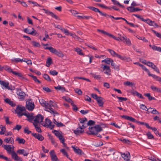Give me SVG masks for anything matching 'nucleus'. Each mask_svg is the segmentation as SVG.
<instances>
[{"label": "nucleus", "mask_w": 161, "mask_h": 161, "mask_svg": "<svg viewBox=\"0 0 161 161\" xmlns=\"http://www.w3.org/2000/svg\"><path fill=\"white\" fill-rule=\"evenodd\" d=\"M103 130V129L99 125H97L95 126L89 128V131L86 133L88 135H95Z\"/></svg>", "instance_id": "1"}, {"label": "nucleus", "mask_w": 161, "mask_h": 161, "mask_svg": "<svg viewBox=\"0 0 161 161\" xmlns=\"http://www.w3.org/2000/svg\"><path fill=\"white\" fill-rule=\"evenodd\" d=\"M15 112V113L17 114L18 116L19 117H20L22 115H24V114L27 112V111L24 106L18 105L17 106Z\"/></svg>", "instance_id": "2"}, {"label": "nucleus", "mask_w": 161, "mask_h": 161, "mask_svg": "<svg viewBox=\"0 0 161 161\" xmlns=\"http://www.w3.org/2000/svg\"><path fill=\"white\" fill-rule=\"evenodd\" d=\"M45 49H48L53 53L54 54L60 57H63L64 56L62 52L59 51H58L56 49L51 47H47L44 48Z\"/></svg>", "instance_id": "3"}, {"label": "nucleus", "mask_w": 161, "mask_h": 161, "mask_svg": "<svg viewBox=\"0 0 161 161\" xmlns=\"http://www.w3.org/2000/svg\"><path fill=\"white\" fill-rule=\"evenodd\" d=\"M120 117L122 118L126 119L128 120H130L132 122L136 123L137 124L141 125H145V123L142 122H140L137 120L135 119L130 116H129L125 115H121Z\"/></svg>", "instance_id": "4"}, {"label": "nucleus", "mask_w": 161, "mask_h": 161, "mask_svg": "<svg viewBox=\"0 0 161 161\" xmlns=\"http://www.w3.org/2000/svg\"><path fill=\"white\" fill-rule=\"evenodd\" d=\"M50 106L49 108H48L49 110H46V111L49 112L51 113H52L53 114H58V113L56 111H55L52 108V107H56L57 106V105L56 103H53L52 101L50 100L49 103H47Z\"/></svg>", "instance_id": "5"}, {"label": "nucleus", "mask_w": 161, "mask_h": 161, "mask_svg": "<svg viewBox=\"0 0 161 161\" xmlns=\"http://www.w3.org/2000/svg\"><path fill=\"white\" fill-rule=\"evenodd\" d=\"M97 31L98 32H100L103 34L107 35L108 36L110 37H112L115 40H117V41H120V37H116L114 36L113 35L110 34L108 32H106V31H103V30H101L99 29H98L97 30Z\"/></svg>", "instance_id": "6"}, {"label": "nucleus", "mask_w": 161, "mask_h": 161, "mask_svg": "<svg viewBox=\"0 0 161 161\" xmlns=\"http://www.w3.org/2000/svg\"><path fill=\"white\" fill-rule=\"evenodd\" d=\"M44 119V117L40 114H38L35 117L34 120V122L33 123L38 124L39 123H42Z\"/></svg>", "instance_id": "7"}, {"label": "nucleus", "mask_w": 161, "mask_h": 161, "mask_svg": "<svg viewBox=\"0 0 161 161\" xmlns=\"http://www.w3.org/2000/svg\"><path fill=\"white\" fill-rule=\"evenodd\" d=\"M88 8L90 9L91 10L93 11H94L96 12H98L102 16H104L106 17H108V16H109L110 15H108L106 13H103L100 11L99 10L96 8H95L94 7H91V6H89L87 7Z\"/></svg>", "instance_id": "8"}, {"label": "nucleus", "mask_w": 161, "mask_h": 161, "mask_svg": "<svg viewBox=\"0 0 161 161\" xmlns=\"http://www.w3.org/2000/svg\"><path fill=\"white\" fill-rule=\"evenodd\" d=\"M35 105L33 102L31 100H30L26 103V108L29 111H32L34 108Z\"/></svg>", "instance_id": "9"}, {"label": "nucleus", "mask_w": 161, "mask_h": 161, "mask_svg": "<svg viewBox=\"0 0 161 161\" xmlns=\"http://www.w3.org/2000/svg\"><path fill=\"white\" fill-rule=\"evenodd\" d=\"M78 125L79 127H78L76 130H73L74 133L76 135H79L84 132V128H83L82 125H80L79 124Z\"/></svg>", "instance_id": "10"}, {"label": "nucleus", "mask_w": 161, "mask_h": 161, "mask_svg": "<svg viewBox=\"0 0 161 161\" xmlns=\"http://www.w3.org/2000/svg\"><path fill=\"white\" fill-rule=\"evenodd\" d=\"M71 147L73 149L74 152L75 153L79 155H82L84 154V152L81 149H79L78 147L75 146H72Z\"/></svg>", "instance_id": "11"}, {"label": "nucleus", "mask_w": 161, "mask_h": 161, "mask_svg": "<svg viewBox=\"0 0 161 161\" xmlns=\"http://www.w3.org/2000/svg\"><path fill=\"white\" fill-rule=\"evenodd\" d=\"M142 21L146 22L151 26H153L156 27H158L159 26L154 21H153L148 19H143Z\"/></svg>", "instance_id": "12"}, {"label": "nucleus", "mask_w": 161, "mask_h": 161, "mask_svg": "<svg viewBox=\"0 0 161 161\" xmlns=\"http://www.w3.org/2000/svg\"><path fill=\"white\" fill-rule=\"evenodd\" d=\"M24 115L27 118V120L30 122H32V120H34L35 117L33 113L30 114L28 112H26L24 114Z\"/></svg>", "instance_id": "13"}, {"label": "nucleus", "mask_w": 161, "mask_h": 161, "mask_svg": "<svg viewBox=\"0 0 161 161\" xmlns=\"http://www.w3.org/2000/svg\"><path fill=\"white\" fill-rule=\"evenodd\" d=\"M42 10L44 11L45 13L47 14L48 15L51 16L52 17L55 18L56 19H59L58 17L55 14H54L53 13L51 12L48 10H47L45 8H43Z\"/></svg>", "instance_id": "14"}, {"label": "nucleus", "mask_w": 161, "mask_h": 161, "mask_svg": "<svg viewBox=\"0 0 161 161\" xmlns=\"http://www.w3.org/2000/svg\"><path fill=\"white\" fill-rule=\"evenodd\" d=\"M12 158L15 161H22L21 158L18 156L16 153L14 151H13L12 153Z\"/></svg>", "instance_id": "15"}, {"label": "nucleus", "mask_w": 161, "mask_h": 161, "mask_svg": "<svg viewBox=\"0 0 161 161\" xmlns=\"http://www.w3.org/2000/svg\"><path fill=\"white\" fill-rule=\"evenodd\" d=\"M147 65L149 67H151L157 73H159V71L158 69L156 66L153 63L150 62H148L147 63Z\"/></svg>", "instance_id": "16"}, {"label": "nucleus", "mask_w": 161, "mask_h": 161, "mask_svg": "<svg viewBox=\"0 0 161 161\" xmlns=\"http://www.w3.org/2000/svg\"><path fill=\"white\" fill-rule=\"evenodd\" d=\"M102 67L104 73L108 75H110V69L109 66L107 65H104Z\"/></svg>", "instance_id": "17"}, {"label": "nucleus", "mask_w": 161, "mask_h": 161, "mask_svg": "<svg viewBox=\"0 0 161 161\" xmlns=\"http://www.w3.org/2000/svg\"><path fill=\"white\" fill-rule=\"evenodd\" d=\"M50 155L52 161H57L58 160L54 150H52L50 152Z\"/></svg>", "instance_id": "18"}, {"label": "nucleus", "mask_w": 161, "mask_h": 161, "mask_svg": "<svg viewBox=\"0 0 161 161\" xmlns=\"http://www.w3.org/2000/svg\"><path fill=\"white\" fill-rule=\"evenodd\" d=\"M32 31L31 32H29V29L26 28L24 29V32L29 34L32 35L33 36H36L38 34V33L36 31V30L33 28H32Z\"/></svg>", "instance_id": "19"}, {"label": "nucleus", "mask_w": 161, "mask_h": 161, "mask_svg": "<svg viewBox=\"0 0 161 161\" xmlns=\"http://www.w3.org/2000/svg\"><path fill=\"white\" fill-rule=\"evenodd\" d=\"M17 153L23 155L24 156H27L29 154V153L24 149H19L17 151Z\"/></svg>", "instance_id": "20"}, {"label": "nucleus", "mask_w": 161, "mask_h": 161, "mask_svg": "<svg viewBox=\"0 0 161 161\" xmlns=\"http://www.w3.org/2000/svg\"><path fill=\"white\" fill-rule=\"evenodd\" d=\"M2 146L4 148L7 150L9 154H12L13 151L11 150V146L10 145H3Z\"/></svg>", "instance_id": "21"}, {"label": "nucleus", "mask_w": 161, "mask_h": 161, "mask_svg": "<svg viewBox=\"0 0 161 161\" xmlns=\"http://www.w3.org/2000/svg\"><path fill=\"white\" fill-rule=\"evenodd\" d=\"M103 98L101 97H99L96 100L99 107H103L104 103L103 102Z\"/></svg>", "instance_id": "22"}, {"label": "nucleus", "mask_w": 161, "mask_h": 161, "mask_svg": "<svg viewBox=\"0 0 161 161\" xmlns=\"http://www.w3.org/2000/svg\"><path fill=\"white\" fill-rule=\"evenodd\" d=\"M18 92H19L17 93V95L19 96V98L24 99L25 95V93L22 91L20 89H18Z\"/></svg>", "instance_id": "23"}, {"label": "nucleus", "mask_w": 161, "mask_h": 161, "mask_svg": "<svg viewBox=\"0 0 161 161\" xmlns=\"http://www.w3.org/2000/svg\"><path fill=\"white\" fill-rule=\"evenodd\" d=\"M95 124V122L92 120H89L86 124H82V126L83 128H86L88 125H93Z\"/></svg>", "instance_id": "24"}, {"label": "nucleus", "mask_w": 161, "mask_h": 161, "mask_svg": "<svg viewBox=\"0 0 161 161\" xmlns=\"http://www.w3.org/2000/svg\"><path fill=\"white\" fill-rule=\"evenodd\" d=\"M52 123L51 121L47 118L45 120V122L44 123L43 121L42 123H41V125L44 127L47 126L50 124Z\"/></svg>", "instance_id": "25"}, {"label": "nucleus", "mask_w": 161, "mask_h": 161, "mask_svg": "<svg viewBox=\"0 0 161 161\" xmlns=\"http://www.w3.org/2000/svg\"><path fill=\"white\" fill-rule=\"evenodd\" d=\"M53 132L54 133L56 136L58 137L60 140L63 139L64 138L63 136L61 135L60 133L58 131L56 130H54L53 131Z\"/></svg>", "instance_id": "26"}, {"label": "nucleus", "mask_w": 161, "mask_h": 161, "mask_svg": "<svg viewBox=\"0 0 161 161\" xmlns=\"http://www.w3.org/2000/svg\"><path fill=\"white\" fill-rule=\"evenodd\" d=\"M4 141L6 143H11L12 144H14V139L12 137L5 139Z\"/></svg>", "instance_id": "27"}, {"label": "nucleus", "mask_w": 161, "mask_h": 161, "mask_svg": "<svg viewBox=\"0 0 161 161\" xmlns=\"http://www.w3.org/2000/svg\"><path fill=\"white\" fill-rule=\"evenodd\" d=\"M5 102L7 103H8L11 106L14 107L15 106V104L13 103V101H11L8 98H6L4 99Z\"/></svg>", "instance_id": "28"}, {"label": "nucleus", "mask_w": 161, "mask_h": 161, "mask_svg": "<svg viewBox=\"0 0 161 161\" xmlns=\"http://www.w3.org/2000/svg\"><path fill=\"white\" fill-rule=\"evenodd\" d=\"M108 17L110 18H112L115 20H119V19H122L124 20L126 23L127 24L128 23V22L124 18H123L121 17H114L113 16L110 15L108 16Z\"/></svg>", "instance_id": "29"}, {"label": "nucleus", "mask_w": 161, "mask_h": 161, "mask_svg": "<svg viewBox=\"0 0 161 161\" xmlns=\"http://www.w3.org/2000/svg\"><path fill=\"white\" fill-rule=\"evenodd\" d=\"M75 51L76 52L80 55H84V53L82 52V50L78 47L74 48Z\"/></svg>", "instance_id": "30"}, {"label": "nucleus", "mask_w": 161, "mask_h": 161, "mask_svg": "<svg viewBox=\"0 0 161 161\" xmlns=\"http://www.w3.org/2000/svg\"><path fill=\"white\" fill-rule=\"evenodd\" d=\"M122 157L124 158V160L126 161H128L130 160V155L125 154V153H123L121 154Z\"/></svg>", "instance_id": "31"}, {"label": "nucleus", "mask_w": 161, "mask_h": 161, "mask_svg": "<svg viewBox=\"0 0 161 161\" xmlns=\"http://www.w3.org/2000/svg\"><path fill=\"white\" fill-rule=\"evenodd\" d=\"M102 62H105V63L109 64L110 63L111 64V63L113 62V60L110 58H107L103 60Z\"/></svg>", "instance_id": "32"}, {"label": "nucleus", "mask_w": 161, "mask_h": 161, "mask_svg": "<svg viewBox=\"0 0 161 161\" xmlns=\"http://www.w3.org/2000/svg\"><path fill=\"white\" fill-rule=\"evenodd\" d=\"M49 138L51 140L52 143L55 145V147L58 146V144L55 142L53 138V136L50 134L48 135Z\"/></svg>", "instance_id": "33"}, {"label": "nucleus", "mask_w": 161, "mask_h": 161, "mask_svg": "<svg viewBox=\"0 0 161 161\" xmlns=\"http://www.w3.org/2000/svg\"><path fill=\"white\" fill-rule=\"evenodd\" d=\"M0 84L3 86L6 89L8 87V85H9V83L8 82H5V81L1 80L0 81Z\"/></svg>", "instance_id": "34"}, {"label": "nucleus", "mask_w": 161, "mask_h": 161, "mask_svg": "<svg viewBox=\"0 0 161 161\" xmlns=\"http://www.w3.org/2000/svg\"><path fill=\"white\" fill-rule=\"evenodd\" d=\"M144 95L146 97H147L149 101H151L152 100H156L155 97L151 96L150 94L149 93H145L144 94Z\"/></svg>", "instance_id": "35"}, {"label": "nucleus", "mask_w": 161, "mask_h": 161, "mask_svg": "<svg viewBox=\"0 0 161 161\" xmlns=\"http://www.w3.org/2000/svg\"><path fill=\"white\" fill-rule=\"evenodd\" d=\"M0 128L1 129V130L0 131V134H4L6 130L5 126H3L2 125H0Z\"/></svg>", "instance_id": "36"}, {"label": "nucleus", "mask_w": 161, "mask_h": 161, "mask_svg": "<svg viewBox=\"0 0 161 161\" xmlns=\"http://www.w3.org/2000/svg\"><path fill=\"white\" fill-rule=\"evenodd\" d=\"M12 73L14 75L17 76L19 77H22V78L23 79L27 80L26 79H25L24 77H23L22 74L20 73L17 72L16 71H12Z\"/></svg>", "instance_id": "37"}, {"label": "nucleus", "mask_w": 161, "mask_h": 161, "mask_svg": "<svg viewBox=\"0 0 161 161\" xmlns=\"http://www.w3.org/2000/svg\"><path fill=\"white\" fill-rule=\"evenodd\" d=\"M124 85L129 86H131V87H133V86H135V84L134 83L132 82H130L129 81H126L125 82H124Z\"/></svg>", "instance_id": "38"}, {"label": "nucleus", "mask_w": 161, "mask_h": 161, "mask_svg": "<svg viewBox=\"0 0 161 161\" xmlns=\"http://www.w3.org/2000/svg\"><path fill=\"white\" fill-rule=\"evenodd\" d=\"M52 59L50 57L47 58L46 63V66L49 67L52 63Z\"/></svg>", "instance_id": "39"}, {"label": "nucleus", "mask_w": 161, "mask_h": 161, "mask_svg": "<svg viewBox=\"0 0 161 161\" xmlns=\"http://www.w3.org/2000/svg\"><path fill=\"white\" fill-rule=\"evenodd\" d=\"M71 105L72 106V108L74 111H77L78 110V108L77 106L73 103V102L71 100Z\"/></svg>", "instance_id": "40"}, {"label": "nucleus", "mask_w": 161, "mask_h": 161, "mask_svg": "<svg viewBox=\"0 0 161 161\" xmlns=\"http://www.w3.org/2000/svg\"><path fill=\"white\" fill-rule=\"evenodd\" d=\"M15 141H18L19 144H24L25 142V139L23 138H20L19 137L17 138Z\"/></svg>", "instance_id": "41"}, {"label": "nucleus", "mask_w": 161, "mask_h": 161, "mask_svg": "<svg viewBox=\"0 0 161 161\" xmlns=\"http://www.w3.org/2000/svg\"><path fill=\"white\" fill-rule=\"evenodd\" d=\"M40 103L42 106L45 107V108L46 109H48V108H49V107H50V105L48 104L47 103H46V101H45V103L40 102Z\"/></svg>", "instance_id": "42"}, {"label": "nucleus", "mask_w": 161, "mask_h": 161, "mask_svg": "<svg viewBox=\"0 0 161 161\" xmlns=\"http://www.w3.org/2000/svg\"><path fill=\"white\" fill-rule=\"evenodd\" d=\"M54 88L57 90H61L63 92L65 91L64 87L59 85L57 86H55Z\"/></svg>", "instance_id": "43"}, {"label": "nucleus", "mask_w": 161, "mask_h": 161, "mask_svg": "<svg viewBox=\"0 0 161 161\" xmlns=\"http://www.w3.org/2000/svg\"><path fill=\"white\" fill-rule=\"evenodd\" d=\"M2 70L3 69H4L6 70H7L8 72L11 73H12V71H13L10 67L7 66H2Z\"/></svg>", "instance_id": "44"}, {"label": "nucleus", "mask_w": 161, "mask_h": 161, "mask_svg": "<svg viewBox=\"0 0 161 161\" xmlns=\"http://www.w3.org/2000/svg\"><path fill=\"white\" fill-rule=\"evenodd\" d=\"M108 51L109 52L111 55L114 57H115L117 53L114 50L110 49H108Z\"/></svg>", "instance_id": "45"}, {"label": "nucleus", "mask_w": 161, "mask_h": 161, "mask_svg": "<svg viewBox=\"0 0 161 161\" xmlns=\"http://www.w3.org/2000/svg\"><path fill=\"white\" fill-rule=\"evenodd\" d=\"M148 75L149 76H151L153 78L155 79L156 80L158 81V80L159 79L160 77L158 76H157L155 75L152 74H150V73H148Z\"/></svg>", "instance_id": "46"}, {"label": "nucleus", "mask_w": 161, "mask_h": 161, "mask_svg": "<svg viewBox=\"0 0 161 161\" xmlns=\"http://www.w3.org/2000/svg\"><path fill=\"white\" fill-rule=\"evenodd\" d=\"M29 75L31 77L35 82H37L39 83H41V82L37 79V77L36 76H34L32 75Z\"/></svg>", "instance_id": "47"}, {"label": "nucleus", "mask_w": 161, "mask_h": 161, "mask_svg": "<svg viewBox=\"0 0 161 161\" xmlns=\"http://www.w3.org/2000/svg\"><path fill=\"white\" fill-rule=\"evenodd\" d=\"M152 48L153 50L161 52V47H160L154 45L152 46Z\"/></svg>", "instance_id": "48"}, {"label": "nucleus", "mask_w": 161, "mask_h": 161, "mask_svg": "<svg viewBox=\"0 0 161 161\" xmlns=\"http://www.w3.org/2000/svg\"><path fill=\"white\" fill-rule=\"evenodd\" d=\"M38 124L33 123V125L35 126V128L36 131L38 132H41L42 130L41 128L37 126Z\"/></svg>", "instance_id": "49"}, {"label": "nucleus", "mask_w": 161, "mask_h": 161, "mask_svg": "<svg viewBox=\"0 0 161 161\" xmlns=\"http://www.w3.org/2000/svg\"><path fill=\"white\" fill-rule=\"evenodd\" d=\"M43 77L44 78L45 80L48 81H51L50 78L47 74H44L43 75Z\"/></svg>", "instance_id": "50"}, {"label": "nucleus", "mask_w": 161, "mask_h": 161, "mask_svg": "<svg viewBox=\"0 0 161 161\" xmlns=\"http://www.w3.org/2000/svg\"><path fill=\"white\" fill-rule=\"evenodd\" d=\"M123 42L125 43L126 45L128 46H130L131 44V43L130 40L127 38L124 41H123Z\"/></svg>", "instance_id": "51"}, {"label": "nucleus", "mask_w": 161, "mask_h": 161, "mask_svg": "<svg viewBox=\"0 0 161 161\" xmlns=\"http://www.w3.org/2000/svg\"><path fill=\"white\" fill-rule=\"evenodd\" d=\"M136 37L138 39L142 40L145 42H148V41L144 37H141L140 36H138V37L137 36Z\"/></svg>", "instance_id": "52"}, {"label": "nucleus", "mask_w": 161, "mask_h": 161, "mask_svg": "<svg viewBox=\"0 0 161 161\" xmlns=\"http://www.w3.org/2000/svg\"><path fill=\"white\" fill-rule=\"evenodd\" d=\"M116 98L119 100V102H121L122 101H126L127 100V98L126 97L116 96Z\"/></svg>", "instance_id": "53"}, {"label": "nucleus", "mask_w": 161, "mask_h": 161, "mask_svg": "<svg viewBox=\"0 0 161 161\" xmlns=\"http://www.w3.org/2000/svg\"><path fill=\"white\" fill-rule=\"evenodd\" d=\"M151 31L155 34L156 36L158 37L161 38V34L157 32L154 30H152Z\"/></svg>", "instance_id": "54"}, {"label": "nucleus", "mask_w": 161, "mask_h": 161, "mask_svg": "<svg viewBox=\"0 0 161 161\" xmlns=\"http://www.w3.org/2000/svg\"><path fill=\"white\" fill-rule=\"evenodd\" d=\"M32 44L33 46L35 47H40L41 46L40 45L38 42L35 41L32 42Z\"/></svg>", "instance_id": "55"}, {"label": "nucleus", "mask_w": 161, "mask_h": 161, "mask_svg": "<svg viewBox=\"0 0 161 161\" xmlns=\"http://www.w3.org/2000/svg\"><path fill=\"white\" fill-rule=\"evenodd\" d=\"M53 120L55 121L54 122V123L57 126L61 127L63 126V124L62 123H58V122H57L55 119H54Z\"/></svg>", "instance_id": "56"}, {"label": "nucleus", "mask_w": 161, "mask_h": 161, "mask_svg": "<svg viewBox=\"0 0 161 161\" xmlns=\"http://www.w3.org/2000/svg\"><path fill=\"white\" fill-rule=\"evenodd\" d=\"M22 128V126L19 125H17L13 128L14 130H17L18 131L20 130Z\"/></svg>", "instance_id": "57"}, {"label": "nucleus", "mask_w": 161, "mask_h": 161, "mask_svg": "<svg viewBox=\"0 0 161 161\" xmlns=\"http://www.w3.org/2000/svg\"><path fill=\"white\" fill-rule=\"evenodd\" d=\"M28 127H25L24 130V133H26L28 134H29L31 133V131L29 130Z\"/></svg>", "instance_id": "58"}, {"label": "nucleus", "mask_w": 161, "mask_h": 161, "mask_svg": "<svg viewBox=\"0 0 161 161\" xmlns=\"http://www.w3.org/2000/svg\"><path fill=\"white\" fill-rule=\"evenodd\" d=\"M150 113L154 114H160V113H159L156 109L153 108V109L152 110V111H150Z\"/></svg>", "instance_id": "59"}, {"label": "nucleus", "mask_w": 161, "mask_h": 161, "mask_svg": "<svg viewBox=\"0 0 161 161\" xmlns=\"http://www.w3.org/2000/svg\"><path fill=\"white\" fill-rule=\"evenodd\" d=\"M147 138L149 139H152L154 138L153 136L151 134L150 131H148L147 134Z\"/></svg>", "instance_id": "60"}, {"label": "nucleus", "mask_w": 161, "mask_h": 161, "mask_svg": "<svg viewBox=\"0 0 161 161\" xmlns=\"http://www.w3.org/2000/svg\"><path fill=\"white\" fill-rule=\"evenodd\" d=\"M115 57H117L121 60H125L126 58L125 56H122L118 54L117 53Z\"/></svg>", "instance_id": "61"}, {"label": "nucleus", "mask_w": 161, "mask_h": 161, "mask_svg": "<svg viewBox=\"0 0 161 161\" xmlns=\"http://www.w3.org/2000/svg\"><path fill=\"white\" fill-rule=\"evenodd\" d=\"M75 92L79 95H81L82 94V92L80 89L78 88L75 89Z\"/></svg>", "instance_id": "62"}, {"label": "nucleus", "mask_w": 161, "mask_h": 161, "mask_svg": "<svg viewBox=\"0 0 161 161\" xmlns=\"http://www.w3.org/2000/svg\"><path fill=\"white\" fill-rule=\"evenodd\" d=\"M49 73L51 75L54 76L57 75L58 74V72L55 70H50L49 71Z\"/></svg>", "instance_id": "63"}, {"label": "nucleus", "mask_w": 161, "mask_h": 161, "mask_svg": "<svg viewBox=\"0 0 161 161\" xmlns=\"http://www.w3.org/2000/svg\"><path fill=\"white\" fill-rule=\"evenodd\" d=\"M42 89L43 90L47 92H52V90L48 87L43 86L42 87Z\"/></svg>", "instance_id": "64"}]
</instances>
